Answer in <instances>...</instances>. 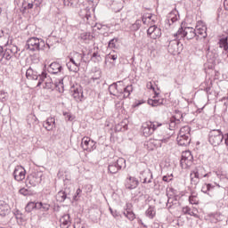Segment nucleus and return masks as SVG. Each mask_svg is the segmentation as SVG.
Here are the masks:
<instances>
[{"label":"nucleus","mask_w":228,"mask_h":228,"mask_svg":"<svg viewBox=\"0 0 228 228\" xmlns=\"http://www.w3.org/2000/svg\"><path fill=\"white\" fill-rule=\"evenodd\" d=\"M122 168H126V159L124 158L118 159L116 162L110 163L108 167L110 174H117Z\"/></svg>","instance_id":"nucleus-8"},{"label":"nucleus","mask_w":228,"mask_h":228,"mask_svg":"<svg viewBox=\"0 0 228 228\" xmlns=\"http://www.w3.org/2000/svg\"><path fill=\"white\" fill-rule=\"evenodd\" d=\"M224 143H225V145H227V147H228V134H225Z\"/></svg>","instance_id":"nucleus-63"},{"label":"nucleus","mask_w":228,"mask_h":228,"mask_svg":"<svg viewBox=\"0 0 228 228\" xmlns=\"http://www.w3.org/2000/svg\"><path fill=\"white\" fill-rule=\"evenodd\" d=\"M182 211L183 215H190V216H194L195 218L199 217V216L195 214V212L191 211V208H190L189 207L183 208Z\"/></svg>","instance_id":"nucleus-38"},{"label":"nucleus","mask_w":228,"mask_h":228,"mask_svg":"<svg viewBox=\"0 0 228 228\" xmlns=\"http://www.w3.org/2000/svg\"><path fill=\"white\" fill-rule=\"evenodd\" d=\"M175 39L169 41V44L167 45V50L168 53H170L173 55L177 54V53H179V46L183 45V44H181V38H177V37H175V34L174 35Z\"/></svg>","instance_id":"nucleus-9"},{"label":"nucleus","mask_w":228,"mask_h":228,"mask_svg":"<svg viewBox=\"0 0 228 228\" xmlns=\"http://www.w3.org/2000/svg\"><path fill=\"white\" fill-rule=\"evenodd\" d=\"M194 199H195V196H190L189 200H190L191 204H195Z\"/></svg>","instance_id":"nucleus-61"},{"label":"nucleus","mask_w":228,"mask_h":228,"mask_svg":"<svg viewBox=\"0 0 228 228\" xmlns=\"http://www.w3.org/2000/svg\"><path fill=\"white\" fill-rule=\"evenodd\" d=\"M37 209H41L42 211H49V209H51V205L47 203L37 202Z\"/></svg>","instance_id":"nucleus-40"},{"label":"nucleus","mask_w":228,"mask_h":228,"mask_svg":"<svg viewBox=\"0 0 228 228\" xmlns=\"http://www.w3.org/2000/svg\"><path fill=\"white\" fill-rule=\"evenodd\" d=\"M156 28L157 26L153 25L151 26L148 29H147V35L148 37H152L154 35V31H156Z\"/></svg>","instance_id":"nucleus-46"},{"label":"nucleus","mask_w":228,"mask_h":228,"mask_svg":"<svg viewBox=\"0 0 228 228\" xmlns=\"http://www.w3.org/2000/svg\"><path fill=\"white\" fill-rule=\"evenodd\" d=\"M117 44H118V38L114 37L109 41V47L110 49H117Z\"/></svg>","instance_id":"nucleus-42"},{"label":"nucleus","mask_w":228,"mask_h":228,"mask_svg":"<svg viewBox=\"0 0 228 228\" xmlns=\"http://www.w3.org/2000/svg\"><path fill=\"white\" fill-rule=\"evenodd\" d=\"M81 145L82 149H84V151H87V152H92V151H95L96 149L95 142L88 137H84L82 139Z\"/></svg>","instance_id":"nucleus-12"},{"label":"nucleus","mask_w":228,"mask_h":228,"mask_svg":"<svg viewBox=\"0 0 228 228\" xmlns=\"http://www.w3.org/2000/svg\"><path fill=\"white\" fill-rule=\"evenodd\" d=\"M191 184L197 186L200 183L202 177H211V173H206V169L202 167H197L190 174Z\"/></svg>","instance_id":"nucleus-1"},{"label":"nucleus","mask_w":228,"mask_h":228,"mask_svg":"<svg viewBox=\"0 0 228 228\" xmlns=\"http://www.w3.org/2000/svg\"><path fill=\"white\" fill-rule=\"evenodd\" d=\"M43 127L46 129V131H53L54 127H56V119L54 118L51 117L48 118L44 123Z\"/></svg>","instance_id":"nucleus-19"},{"label":"nucleus","mask_w":228,"mask_h":228,"mask_svg":"<svg viewBox=\"0 0 228 228\" xmlns=\"http://www.w3.org/2000/svg\"><path fill=\"white\" fill-rule=\"evenodd\" d=\"M140 179L144 184L151 183H152V173L150 171V169L144 170L141 172Z\"/></svg>","instance_id":"nucleus-18"},{"label":"nucleus","mask_w":228,"mask_h":228,"mask_svg":"<svg viewBox=\"0 0 228 228\" xmlns=\"http://www.w3.org/2000/svg\"><path fill=\"white\" fill-rule=\"evenodd\" d=\"M159 37H161V29L159 28L156 27L155 31L153 32V35L151 36V38L157 39Z\"/></svg>","instance_id":"nucleus-45"},{"label":"nucleus","mask_w":228,"mask_h":228,"mask_svg":"<svg viewBox=\"0 0 228 228\" xmlns=\"http://www.w3.org/2000/svg\"><path fill=\"white\" fill-rule=\"evenodd\" d=\"M82 191L78 188L73 196V200H77V197H81Z\"/></svg>","instance_id":"nucleus-53"},{"label":"nucleus","mask_w":228,"mask_h":228,"mask_svg":"<svg viewBox=\"0 0 228 228\" xmlns=\"http://www.w3.org/2000/svg\"><path fill=\"white\" fill-rule=\"evenodd\" d=\"M219 47H223L224 53L228 51V37H223L219 40Z\"/></svg>","instance_id":"nucleus-35"},{"label":"nucleus","mask_w":228,"mask_h":228,"mask_svg":"<svg viewBox=\"0 0 228 228\" xmlns=\"http://www.w3.org/2000/svg\"><path fill=\"white\" fill-rule=\"evenodd\" d=\"M126 213H127V212H130V211H133V204H131V203H126Z\"/></svg>","instance_id":"nucleus-55"},{"label":"nucleus","mask_w":228,"mask_h":228,"mask_svg":"<svg viewBox=\"0 0 228 228\" xmlns=\"http://www.w3.org/2000/svg\"><path fill=\"white\" fill-rule=\"evenodd\" d=\"M110 211L114 218H118V216H120V214L117 210H113V208H110Z\"/></svg>","instance_id":"nucleus-50"},{"label":"nucleus","mask_w":228,"mask_h":228,"mask_svg":"<svg viewBox=\"0 0 228 228\" xmlns=\"http://www.w3.org/2000/svg\"><path fill=\"white\" fill-rule=\"evenodd\" d=\"M193 163V158H182L180 160V165L182 168H188V167H191Z\"/></svg>","instance_id":"nucleus-32"},{"label":"nucleus","mask_w":228,"mask_h":228,"mask_svg":"<svg viewBox=\"0 0 228 228\" xmlns=\"http://www.w3.org/2000/svg\"><path fill=\"white\" fill-rule=\"evenodd\" d=\"M162 181H164L165 183H170V181H172V175H164L162 177Z\"/></svg>","instance_id":"nucleus-54"},{"label":"nucleus","mask_w":228,"mask_h":228,"mask_svg":"<svg viewBox=\"0 0 228 228\" xmlns=\"http://www.w3.org/2000/svg\"><path fill=\"white\" fill-rule=\"evenodd\" d=\"M176 38H187V40H191L197 37V31L195 28L191 27H185L184 28L182 27L178 29V31L175 34Z\"/></svg>","instance_id":"nucleus-3"},{"label":"nucleus","mask_w":228,"mask_h":228,"mask_svg":"<svg viewBox=\"0 0 228 228\" xmlns=\"http://www.w3.org/2000/svg\"><path fill=\"white\" fill-rule=\"evenodd\" d=\"M69 195H70V189H65L57 193L56 200L58 202H65V200L69 199Z\"/></svg>","instance_id":"nucleus-23"},{"label":"nucleus","mask_w":228,"mask_h":228,"mask_svg":"<svg viewBox=\"0 0 228 228\" xmlns=\"http://www.w3.org/2000/svg\"><path fill=\"white\" fill-rule=\"evenodd\" d=\"M178 19H179V12H177V9H174L167 14V22L169 26H172L174 22H177Z\"/></svg>","instance_id":"nucleus-17"},{"label":"nucleus","mask_w":228,"mask_h":228,"mask_svg":"<svg viewBox=\"0 0 228 228\" xmlns=\"http://www.w3.org/2000/svg\"><path fill=\"white\" fill-rule=\"evenodd\" d=\"M168 143V138L155 136L154 139H150L145 146L148 151H154V149H158L159 147H163V144Z\"/></svg>","instance_id":"nucleus-6"},{"label":"nucleus","mask_w":228,"mask_h":228,"mask_svg":"<svg viewBox=\"0 0 228 228\" xmlns=\"http://www.w3.org/2000/svg\"><path fill=\"white\" fill-rule=\"evenodd\" d=\"M161 123L158 121H147L142 124V131L143 136H151V134H154V131L158 129V127H161Z\"/></svg>","instance_id":"nucleus-4"},{"label":"nucleus","mask_w":228,"mask_h":228,"mask_svg":"<svg viewBox=\"0 0 228 228\" xmlns=\"http://www.w3.org/2000/svg\"><path fill=\"white\" fill-rule=\"evenodd\" d=\"M148 104H150V106H153V107H156V106H161V104H163V99H150L148 100Z\"/></svg>","instance_id":"nucleus-36"},{"label":"nucleus","mask_w":228,"mask_h":228,"mask_svg":"<svg viewBox=\"0 0 228 228\" xmlns=\"http://www.w3.org/2000/svg\"><path fill=\"white\" fill-rule=\"evenodd\" d=\"M53 90L59 92V94H63L65 92V86H63V78L59 79V81L54 82Z\"/></svg>","instance_id":"nucleus-31"},{"label":"nucleus","mask_w":228,"mask_h":228,"mask_svg":"<svg viewBox=\"0 0 228 228\" xmlns=\"http://www.w3.org/2000/svg\"><path fill=\"white\" fill-rule=\"evenodd\" d=\"M138 184H140V182L133 176L126 178L125 183L126 190H134L135 188H138Z\"/></svg>","instance_id":"nucleus-15"},{"label":"nucleus","mask_w":228,"mask_h":228,"mask_svg":"<svg viewBox=\"0 0 228 228\" xmlns=\"http://www.w3.org/2000/svg\"><path fill=\"white\" fill-rule=\"evenodd\" d=\"M147 88H149L150 90H153L154 91V86H152V82H148L146 85Z\"/></svg>","instance_id":"nucleus-58"},{"label":"nucleus","mask_w":228,"mask_h":228,"mask_svg":"<svg viewBox=\"0 0 228 228\" xmlns=\"http://www.w3.org/2000/svg\"><path fill=\"white\" fill-rule=\"evenodd\" d=\"M54 38H55L54 37H50L49 38L46 39V45H47L48 49H51L50 44H51L52 40H54Z\"/></svg>","instance_id":"nucleus-56"},{"label":"nucleus","mask_w":228,"mask_h":228,"mask_svg":"<svg viewBox=\"0 0 228 228\" xmlns=\"http://www.w3.org/2000/svg\"><path fill=\"white\" fill-rule=\"evenodd\" d=\"M80 38L82 40H91L92 37L90 36V33L85 32L80 35Z\"/></svg>","instance_id":"nucleus-48"},{"label":"nucleus","mask_w":228,"mask_h":228,"mask_svg":"<svg viewBox=\"0 0 228 228\" xmlns=\"http://www.w3.org/2000/svg\"><path fill=\"white\" fill-rule=\"evenodd\" d=\"M196 37L198 38H207L208 37V27L206 26H196Z\"/></svg>","instance_id":"nucleus-20"},{"label":"nucleus","mask_w":228,"mask_h":228,"mask_svg":"<svg viewBox=\"0 0 228 228\" xmlns=\"http://www.w3.org/2000/svg\"><path fill=\"white\" fill-rule=\"evenodd\" d=\"M144 17L147 19H149L151 20V19H152V14H146L144 15Z\"/></svg>","instance_id":"nucleus-64"},{"label":"nucleus","mask_w":228,"mask_h":228,"mask_svg":"<svg viewBox=\"0 0 228 228\" xmlns=\"http://www.w3.org/2000/svg\"><path fill=\"white\" fill-rule=\"evenodd\" d=\"M12 175L15 181L20 183V181H24L26 179V169L22 166H16Z\"/></svg>","instance_id":"nucleus-10"},{"label":"nucleus","mask_w":228,"mask_h":228,"mask_svg":"<svg viewBox=\"0 0 228 228\" xmlns=\"http://www.w3.org/2000/svg\"><path fill=\"white\" fill-rule=\"evenodd\" d=\"M42 83H45L44 88L46 90H54V83H53V78L47 75V72L43 71L39 75V79L37 86H40Z\"/></svg>","instance_id":"nucleus-7"},{"label":"nucleus","mask_w":228,"mask_h":228,"mask_svg":"<svg viewBox=\"0 0 228 228\" xmlns=\"http://www.w3.org/2000/svg\"><path fill=\"white\" fill-rule=\"evenodd\" d=\"M132 92H133V86L130 85L124 87V83L122 82V93H119V94H123V99H127V97L131 95Z\"/></svg>","instance_id":"nucleus-30"},{"label":"nucleus","mask_w":228,"mask_h":228,"mask_svg":"<svg viewBox=\"0 0 228 228\" xmlns=\"http://www.w3.org/2000/svg\"><path fill=\"white\" fill-rule=\"evenodd\" d=\"M145 216L152 220L154 216H156V207L150 206L148 209L145 211Z\"/></svg>","instance_id":"nucleus-33"},{"label":"nucleus","mask_w":228,"mask_h":228,"mask_svg":"<svg viewBox=\"0 0 228 228\" xmlns=\"http://www.w3.org/2000/svg\"><path fill=\"white\" fill-rule=\"evenodd\" d=\"M100 79H101V70H97L95 71L94 76L89 79V83H96V85H99Z\"/></svg>","instance_id":"nucleus-37"},{"label":"nucleus","mask_w":228,"mask_h":228,"mask_svg":"<svg viewBox=\"0 0 228 228\" xmlns=\"http://www.w3.org/2000/svg\"><path fill=\"white\" fill-rule=\"evenodd\" d=\"M27 183L30 186H38L42 183V173H32L28 176Z\"/></svg>","instance_id":"nucleus-11"},{"label":"nucleus","mask_w":228,"mask_h":228,"mask_svg":"<svg viewBox=\"0 0 228 228\" xmlns=\"http://www.w3.org/2000/svg\"><path fill=\"white\" fill-rule=\"evenodd\" d=\"M142 28V20H136L134 24L130 26L131 31H138Z\"/></svg>","instance_id":"nucleus-39"},{"label":"nucleus","mask_w":228,"mask_h":228,"mask_svg":"<svg viewBox=\"0 0 228 228\" xmlns=\"http://www.w3.org/2000/svg\"><path fill=\"white\" fill-rule=\"evenodd\" d=\"M214 190H215V185H213L212 183H204L201 187L202 193H205L209 197H213Z\"/></svg>","instance_id":"nucleus-24"},{"label":"nucleus","mask_w":228,"mask_h":228,"mask_svg":"<svg viewBox=\"0 0 228 228\" xmlns=\"http://www.w3.org/2000/svg\"><path fill=\"white\" fill-rule=\"evenodd\" d=\"M6 101H8V93L0 91V102H6Z\"/></svg>","instance_id":"nucleus-44"},{"label":"nucleus","mask_w":228,"mask_h":228,"mask_svg":"<svg viewBox=\"0 0 228 228\" xmlns=\"http://www.w3.org/2000/svg\"><path fill=\"white\" fill-rule=\"evenodd\" d=\"M177 126H179V119H177V118H171L168 125L161 124V127H163V129H170L171 131H174Z\"/></svg>","instance_id":"nucleus-21"},{"label":"nucleus","mask_w":228,"mask_h":228,"mask_svg":"<svg viewBox=\"0 0 228 228\" xmlns=\"http://www.w3.org/2000/svg\"><path fill=\"white\" fill-rule=\"evenodd\" d=\"M27 79L37 81V79H40V75L37 74V71L33 70V69L28 68L26 71Z\"/></svg>","instance_id":"nucleus-27"},{"label":"nucleus","mask_w":228,"mask_h":228,"mask_svg":"<svg viewBox=\"0 0 228 228\" xmlns=\"http://www.w3.org/2000/svg\"><path fill=\"white\" fill-rule=\"evenodd\" d=\"M32 3H34V6H37V8H38V6L42 4L43 0H34Z\"/></svg>","instance_id":"nucleus-57"},{"label":"nucleus","mask_w":228,"mask_h":228,"mask_svg":"<svg viewBox=\"0 0 228 228\" xmlns=\"http://www.w3.org/2000/svg\"><path fill=\"white\" fill-rule=\"evenodd\" d=\"M155 136H159L160 138H167L168 141L170 140L169 136L165 135V134H157Z\"/></svg>","instance_id":"nucleus-59"},{"label":"nucleus","mask_w":228,"mask_h":228,"mask_svg":"<svg viewBox=\"0 0 228 228\" xmlns=\"http://www.w3.org/2000/svg\"><path fill=\"white\" fill-rule=\"evenodd\" d=\"M72 92V97L73 99H75V101L77 102H81V101H83V89L81 88V86H77V87H73L71 89Z\"/></svg>","instance_id":"nucleus-14"},{"label":"nucleus","mask_w":228,"mask_h":228,"mask_svg":"<svg viewBox=\"0 0 228 228\" xmlns=\"http://www.w3.org/2000/svg\"><path fill=\"white\" fill-rule=\"evenodd\" d=\"M37 206H38V202L35 203L33 201H30L25 207V211L27 213H31V211H33V209H38Z\"/></svg>","instance_id":"nucleus-34"},{"label":"nucleus","mask_w":228,"mask_h":228,"mask_svg":"<svg viewBox=\"0 0 228 228\" xmlns=\"http://www.w3.org/2000/svg\"><path fill=\"white\" fill-rule=\"evenodd\" d=\"M60 225L61 228H69L70 227V215L66 214L64 216H61V218L60 219Z\"/></svg>","instance_id":"nucleus-26"},{"label":"nucleus","mask_w":228,"mask_h":228,"mask_svg":"<svg viewBox=\"0 0 228 228\" xmlns=\"http://www.w3.org/2000/svg\"><path fill=\"white\" fill-rule=\"evenodd\" d=\"M0 56L1 58H8V56H10V52H4L3 46H0Z\"/></svg>","instance_id":"nucleus-47"},{"label":"nucleus","mask_w":228,"mask_h":228,"mask_svg":"<svg viewBox=\"0 0 228 228\" xmlns=\"http://www.w3.org/2000/svg\"><path fill=\"white\" fill-rule=\"evenodd\" d=\"M33 6H35V4L33 2H30L28 4L27 8L28 10H33Z\"/></svg>","instance_id":"nucleus-60"},{"label":"nucleus","mask_w":228,"mask_h":228,"mask_svg":"<svg viewBox=\"0 0 228 228\" xmlns=\"http://www.w3.org/2000/svg\"><path fill=\"white\" fill-rule=\"evenodd\" d=\"M190 131H191V128L190 126H183L180 129V132H179V135H182V136H190Z\"/></svg>","instance_id":"nucleus-41"},{"label":"nucleus","mask_w":228,"mask_h":228,"mask_svg":"<svg viewBox=\"0 0 228 228\" xmlns=\"http://www.w3.org/2000/svg\"><path fill=\"white\" fill-rule=\"evenodd\" d=\"M10 215V205L4 200H0V216Z\"/></svg>","instance_id":"nucleus-25"},{"label":"nucleus","mask_w":228,"mask_h":228,"mask_svg":"<svg viewBox=\"0 0 228 228\" xmlns=\"http://www.w3.org/2000/svg\"><path fill=\"white\" fill-rule=\"evenodd\" d=\"M123 215H125V216L131 222H133V220L136 218V216L134 215V212H133V210L130 212H124Z\"/></svg>","instance_id":"nucleus-43"},{"label":"nucleus","mask_w":228,"mask_h":228,"mask_svg":"<svg viewBox=\"0 0 228 228\" xmlns=\"http://www.w3.org/2000/svg\"><path fill=\"white\" fill-rule=\"evenodd\" d=\"M191 142V139L190 138V135H179L177 136V142L178 145L181 147H186L190 145V142Z\"/></svg>","instance_id":"nucleus-22"},{"label":"nucleus","mask_w":228,"mask_h":228,"mask_svg":"<svg viewBox=\"0 0 228 228\" xmlns=\"http://www.w3.org/2000/svg\"><path fill=\"white\" fill-rule=\"evenodd\" d=\"M208 142L214 147H218L222 142H224V134H222V130L214 129L211 130L208 134Z\"/></svg>","instance_id":"nucleus-5"},{"label":"nucleus","mask_w":228,"mask_h":228,"mask_svg":"<svg viewBox=\"0 0 228 228\" xmlns=\"http://www.w3.org/2000/svg\"><path fill=\"white\" fill-rule=\"evenodd\" d=\"M176 120L178 119V124H181V120H183V115L181 112H177L175 116L172 117V118H175Z\"/></svg>","instance_id":"nucleus-49"},{"label":"nucleus","mask_w":228,"mask_h":228,"mask_svg":"<svg viewBox=\"0 0 228 228\" xmlns=\"http://www.w3.org/2000/svg\"><path fill=\"white\" fill-rule=\"evenodd\" d=\"M19 191L20 195H24L25 197L29 195V191L26 188H21Z\"/></svg>","instance_id":"nucleus-52"},{"label":"nucleus","mask_w":228,"mask_h":228,"mask_svg":"<svg viewBox=\"0 0 228 228\" xmlns=\"http://www.w3.org/2000/svg\"><path fill=\"white\" fill-rule=\"evenodd\" d=\"M61 64L58 62H52L49 66V72L51 74H58V72H61Z\"/></svg>","instance_id":"nucleus-28"},{"label":"nucleus","mask_w":228,"mask_h":228,"mask_svg":"<svg viewBox=\"0 0 228 228\" xmlns=\"http://www.w3.org/2000/svg\"><path fill=\"white\" fill-rule=\"evenodd\" d=\"M25 3H26V0H24L22 2V10H23V12H26V10H28V6H24Z\"/></svg>","instance_id":"nucleus-62"},{"label":"nucleus","mask_w":228,"mask_h":228,"mask_svg":"<svg viewBox=\"0 0 228 228\" xmlns=\"http://www.w3.org/2000/svg\"><path fill=\"white\" fill-rule=\"evenodd\" d=\"M44 47H45V42L38 37H30L25 45V49L32 53L44 50Z\"/></svg>","instance_id":"nucleus-2"},{"label":"nucleus","mask_w":228,"mask_h":228,"mask_svg":"<svg viewBox=\"0 0 228 228\" xmlns=\"http://www.w3.org/2000/svg\"><path fill=\"white\" fill-rule=\"evenodd\" d=\"M79 65H81V60L76 61L74 58H69V61L67 63V67L71 72H77Z\"/></svg>","instance_id":"nucleus-16"},{"label":"nucleus","mask_w":228,"mask_h":228,"mask_svg":"<svg viewBox=\"0 0 228 228\" xmlns=\"http://www.w3.org/2000/svg\"><path fill=\"white\" fill-rule=\"evenodd\" d=\"M64 6H68V8H79V4H81V0H64Z\"/></svg>","instance_id":"nucleus-29"},{"label":"nucleus","mask_w":228,"mask_h":228,"mask_svg":"<svg viewBox=\"0 0 228 228\" xmlns=\"http://www.w3.org/2000/svg\"><path fill=\"white\" fill-rule=\"evenodd\" d=\"M109 92L110 95L118 96V94H122V81L113 83L109 86Z\"/></svg>","instance_id":"nucleus-13"},{"label":"nucleus","mask_w":228,"mask_h":228,"mask_svg":"<svg viewBox=\"0 0 228 228\" xmlns=\"http://www.w3.org/2000/svg\"><path fill=\"white\" fill-rule=\"evenodd\" d=\"M182 158H189L190 159L191 158H193V155H191V151H183L182 153Z\"/></svg>","instance_id":"nucleus-51"}]
</instances>
